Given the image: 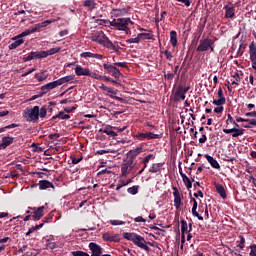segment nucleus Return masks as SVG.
I'll return each instance as SVG.
<instances>
[{"instance_id": "obj_53", "label": "nucleus", "mask_w": 256, "mask_h": 256, "mask_svg": "<svg viewBox=\"0 0 256 256\" xmlns=\"http://www.w3.org/2000/svg\"><path fill=\"white\" fill-rule=\"evenodd\" d=\"M34 71H37V68H31L28 71L24 72L22 74V77H27V75H31V73H34Z\"/></svg>"}, {"instance_id": "obj_24", "label": "nucleus", "mask_w": 256, "mask_h": 256, "mask_svg": "<svg viewBox=\"0 0 256 256\" xmlns=\"http://www.w3.org/2000/svg\"><path fill=\"white\" fill-rule=\"evenodd\" d=\"M106 93L107 95H109V97H111L112 99H116V101H123V98L119 97V96H114L117 95V90H114L111 87H108L106 89Z\"/></svg>"}, {"instance_id": "obj_48", "label": "nucleus", "mask_w": 256, "mask_h": 256, "mask_svg": "<svg viewBox=\"0 0 256 256\" xmlns=\"http://www.w3.org/2000/svg\"><path fill=\"white\" fill-rule=\"evenodd\" d=\"M110 224L117 226V225H125V221L121 220H110Z\"/></svg>"}, {"instance_id": "obj_64", "label": "nucleus", "mask_w": 256, "mask_h": 256, "mask_svg": "<svg viewBox=\"0 0 256 256\" xmlns=\"http://www.w3.org/2000/svg\"><path fill=\"white\" fill-rule=\"evenodd\" d=\"M165 79H173V77H175V74L173 73H168L164 75Z\"/></svg>"}, {"instance_id": "obj_38", "label": "nucleus", "mask_w": 256, "mask_h": 256, "mask_svg": "<svg viewBox=\"0 0 256 256\" xmlns=\"http://www.w3.org/2000/svg\"><path fill=\"white\" fill-rule=\"evenodd\" d=\"M188 231V225L187 222L185 220L181 221V235H185V233H187Z\"/></svg>"}, {"instance_id": "obj_19", "label": "nucleus", "mask_w": 256, "mask_h": 256, "mask_svg": "<svg viewBox=\"0 0 256 256\" xmlns=\"http://www.w3.org/2000/svg\"><path fill=\"white\" fill-rule=\"evenodd\" d=\"M187 91H189L188 88L178 89L175 93V99H177V101H185V93H187Z\"/></svg>"}, {"instance_id": "obj_56", "label": "nucleus", "mask_w": 256, "mask_h": 256, "mask_svg": "<svg viewBox=\"0 0 256 256\" xmlns=\"http://www.w3.org/2000/svg\"><path fill=\"white\" fill-rule=\"evenodd\" d=\"M179 3H183L186 7H191V0H176Z\"/></svg>"}, {"instance_id": "obj_1", "label": "nucleus", "mask_w": 256, "mask_h": 256, "mask_svg": "<svg viewBox=\"0 0 256 256\" xmlns=\"http://www.w3.org/2000/svg\"><path fill=\"white\" fill-rule=\"evenodd\" d=\"M41 119L47 117V108L44 106L41 109L39 106H34L33 108H26L24 111V118L28 123H37Z\"/></svg>"}, {"instance_id": "obj_40", "label": "nucleus", "mask_w": 256, "mask_h": 256, "mask_svg": "<svg viewBox=\"0 0 256 256\" xmlns=\"http://www.w3.org/2000/svg\"><path fill=\"white\" fill-rule=\"evenodd\" d=\"M213 105H217V107H221V105H225V98H218L217 100H213Z\"/></svg>"}, {"instance_id": "obj_31", "label": "nucleus", "mask_w": 256, "mask_h": 256, "mask_svg": "<svg viewBox=\"0 0 256 256\" xmlns=\"http://www.w3.org/2000/svg\"><path fill=\"white\" fill-rule=\"evenodd\" d=\"M32 59H45V51L30 52Z\"/></svg>"}, {"instance_id": "obj_43", "label": "nucleus", "mask_w": 256, "mask_h": 256, "mask_svg": "<svg viewBox=\"0 0 256 256\" xmlns=\"http://www.w3.org/2000/svg\"><path fill=\"white\" fill-rule=\"evenodd\" d=\"M239 244L237 245V247H239L240 249H245V238L243 236H239Z\"/></svg>"}, {"instance_id": "obj_54", "label": "nucleus", "mask_w": 256, "mask_h": 256, "mask_svg": "<svg viewBox=\"0 0 256 256\" xmlns=\"http://www.w3.org/2000/svg\"><path fill=\"white\" fill-rule=\"evenodd\" d=\"M192 215H194V217H197L199 221H203V216L199 215V212H197V210H192Z\"/></svg>"}, {"instance_id": "obj_57", "label": "nucleus", "mask_w": 256, "mask_h": 256, "mask_svg": "<svg viewBox=\"0 0 256 256\" xmlns=\"http://www.w3.org/2000/svg\"><path fill=\"white\" fill-rule=\"evenodd\" d=\"M111 238L112 236L109 235V233H104L102 236V239H104V241H110L111 242Z\"/></svg>"}, {"instance_id": "obj_35", "label": "nucleus", "mask_w": 256, "mask_h": 256, "mask_svg": "<svg viewBox=\"0 0 256 256\" xmlns=\"http://www.w3.org/2000/svg\"><path fill=\"white\" fill-rule=\"evenodd\" d=\"M149 171L150 173H159L161 171V164H152Z\"/></svg>"}, {"instance_id": "obj_6", "label": "nucleus", "mask_w": 256, "mask_h": 256, "mask_svg": "<svg viewBox=\"0 0 256 256\" xmlns=\"http://www.w3.org/2000/svg\"><path fill=\"white\" fill-rule=\"evenodd\" d=\"M55 19L46 20L44 22L36 24L34 27L25 30L24 35H31V33H35L36 31H41V29L47 27L48 25H51V23H55Z\"/></svg>"}, {"instance_id": "obj_36", "label": "nucleus", "mask_w": 256, "mask_h": 256, "mask_svg": "<svg viewBox=\"0 0 256 256\" xmlns=\"http://www.w3.org/2000/svg\"><path fill=\"white\" fill-rule=\"evenodd\" d=\"M138 36L140 37V41L145 39H148V40L153 39V34L151 33H139Z\"/></svg>"}, {"instance_id": "obj_47", "label": "nucleus", "mask_w": 256, "mask_h": 256, "mask_svg": "<svg viewBox=\"0 0 256 256\" xmlns=\"http://www.w3.org/2000/svg\"><path fill=\"white\" fill-rule=\"evenodd\" d=\"M88 77H92V79H99V80H101V75H99V74H97L95 72H92L91 70H90V72L88 74Z\"/></svg>"}, {"instance_id": "obj_49", "label": "nucleus", "mask_w": 256, "mask_h": 256, "mask_svg": "<svg viewBox=\"0 0 256 256\" xmlns=\"http://www.w3.org/2000/svg\"><path fill=\"white\" fill-rule=\"evenodd\" d=\"M115 67H122V69H127V63L125 62H116L114 63Z\"/></svg>"}, {"instance_id": "obj_25", "label": "nucleus", "mask_w": 256, "mask_h": 256, "mask_svg": "<svg viewBox=\"0 0 256 256\" xmlns=\"http://www.w3.org/2000/svg\"><path fill=\"white\" fill-rule=\"evenodd\" d=\"M51 188H53V183L47 180H42L39 182V189L45 190V189H51Z\"/></svg>"}, {"instance_id": "obj_29", "label": "nucleus", "mask_w": 256, "mask_h": 256, "mask_svg": "<svg viewBox=\"0 0 256 256\" xmlns=\"http://www.w3.org/2000/svg\"><path fill=\"white\" fill-rule=\"evenodd\" d=\"M170 43L173 47H177V32L175 30L170 31Z\"/></svg>"}, {"instance_id": "obj_33", "label": "nucleus", "mask_w": 256, "mask_h": 256, "mask_svg": "<svg viewBox=\"0 0 256 256\" xmlns=\"http://www.w3.org/2000/svg\"><path fill=\"white\" fill-rule=\"evenodd\" d=\"M47 71H42L40 73H36L35 74V79H37V81H45V79H47Z\"/></svg>"}, {"instance_id": "obj_8", "label": "nucleus", "mask_w": 256, "mask_h": 256, "mask_svg": "<svg viewBox=\"0 0 256 256\" xmlns=\"http://www.w3.org/2000/svg\"><path fill=\"white\" fill-rule=\"evenodd\" d=\"M139 141H151V139H161V135L155 134L153 132H145V133H139L135 136Z\"/></svg>"}, {"instance_id": "obj_10", "label": "nucleus", "mask_w": 256, "mask_h": 256, "mask_svg": "<svg viewBox=\"0 0 256 256\" xmlns=\"http://www.w3.org/2000/svg\"><path fill=\"white\" fill-rule=\"evenodd\" d=\"M103 67L106 71H108V73H111L113 77H115V79H119L120 77H123V74L117 67H115V64L114 65L104 64Z\"/></svg>"}, {"instance_id": "obj_2", "label": "nucleus", "mask_w": 256, "mask_h": 256, "mask_svg": "<svg viewBox=\"0 0 256 256\" xmlns=\"http://www.w3.org/2000/svg\"><path fill=\"white\" fill-rule=\"evenodd\" d=\"M91 41H94L95 43H98V45H102V47H106V49H110V51H114L115 53H118L119 50L117 49V46L113 44L111 40H109V37L105 35V32L98 31L91 35Z\"/></svg>"}, {"instance_id": "obj_51", "label": "nucleus", "mask_w": 256, "mask_h": 256, "mask_svg": "<svg viewBox=\"0 0 256 256\" xmlns=\"http://www.w3.org/2000/svg\"><path fill=\"white\" fill-rule=\"evenodd\" d=\"M249 256H256V245H251L250 246Z\"/></svg>"}, {"instance_id": "obj_15", "label": "nucleus", "mask_w": 256, "mask_h": 256, "mask_svg": "<svg viewBox=\"0 0 256 256\" xmlns=\"http://www.w3.org/2000/svg\"><path fill=\"white\" fill-rule=\"evenodd\" d=\"M56 87H60L59 82L57 80L53 82H49L46 85H43L41 87V91H43L44 93H49V91H52V89H56Z\"/></svg>"}, {"instance_id": "obj_9", "label": "nucleus", "mask_w": 256, "mask_h": 256, "mask_svg": "<svg viewBox=\"0 0 256 256\" xmlns=\"http://www.w3.org/2000/svg\"><path fill=\"white\" fill-rule=\"evenodd\" d=\"M24 33H25V31L13 38L14 42L9 45L10 50L17 49V47H19V46L23 45V43H25V40L23 39V37H27V35H29V34H24Z\"/></svg>"}, {"instance_id": "obj_7", "label": "nucleus", "mask_w": 256, "mask_h": 256, "mask_svg": "<svg viewBox=\"0 0 256 256\" xmlns=\"http://www.w3.org/2000/svg\"><path fill=\"white\" fill-rule=\"evenodd\" d=\"M133 169V158H126L121 165V177H127Z\"/></svg>"}, {"instance_id": "obj_18", "label": "nucleus", "mask_w": 256, "mask_h": 256, "mask_svg": "<svg viewBox=\"0 0 256 256\" xmlns=\"http://www.w3.org/2000/svg\"><path fill=\"white\" fill-rule=\"evenodd\" d=\"M225 9V17L226 19H233L235 17V7H233V4H228L224 7Z\"/></svg>"}, {"instance_id": "obj_14", "label": "nucleus", "mask_w": 256, "mask_h": 256, "mask_svg": "<svg viewBox=\"0 0 256 256\" xmlns=\"http://www.w3.org/2000/svg\"><path fill=\"white\" fill-rule=\"evenodd\" d=\"M80 57H82L83 59H98V61H101V59H103V55L95 54L93 52H82L80 54Z\"/></svg>"}, {"instance_id": "obj_62", "label": "nucleus", "mask_w": 256, "mask_h": 256, "mask_svg": "<svg viewBox=\"0 0 256 256\" xmlns=\"http://www.w3.org/2000/svg\"><path fill=\"white\" fill-rule=\"evenodd\" d=\"M246 117H256V111H253V112H247L245 114Z\"/></svg>"}, {"instance_id": "obj_45", "label": "nucleus", "mask_w": 256, "mask_h": 256, "mask_svg": "<svg viewBox=\"0 0 256 256\" xmlns=\"http://www.w3.org/2000/svg\"><path fill=\"white\" fill-rule=\"evenodd\" d=\"M73 256H89V253L83 251H74L72 252Z\"/></svg>"}, {"instance_id": "obj_5", "label": "nucleus", "mask_w": 256, "mask_h": 256, "mask_svg": "<svg viewBox=\"0 0 256 256\" xmlns=\"http://www.w3.org/2000/svg\"><path fill=\"white\" fill-rule=\"evenodd\" d=\"M213 45H215V41L213 39L205 38L203 40H200V44L196 48V51L204 52L209 51L210 49V51L213 53V51H215Z\"/></svg>"}, {"instance_id": "obj_60", "label": "nucleus", "mask_w": 256, "mask_h": 256, "mask_svg": "<svg viewBox=\"0 0 256 256\" xmlns=\"http://www.w3.org/2000/svg\"><path fill=\"white\" fill-rule=\"evenodd\" d=\"M218 99H225V98L223 97V89H222V88H219V89H218Z\"/></svg>"}, {"instance_id": "obj_28", "label": "nucleus", "mask_w": 256, "mask_h": 256, "mask_svg": "<svg viewBox=\"0 0 256 256\" xmlns=\"http://www.w3.org/2000/svg\"><path fill=\"white\" fill-rule=\"evenodd\" d=\"M13 143V137H3L2 138V143L0 145L3 147V149L9 147Z\"/></svg>"}, {"instance_id": "obj_39", "label": "nucleus", "mask_w": 256, "mask_h": 256, "mask_svg": "<svg viewBox=\"0 0 256 256\" xmlns=\"http://www.w3.org/2000/svg\"><path fill=\"white\" fill-rule=\"evenodd\" d=\"M112 13L115 17H121V15H124L125 9H113Z\"/></svg>"}, {"instance_id": "obj_50", "label": "nucleus", "mask_w": 256, "mask_h": 256, "mask_svg": "<svg viewBox=\"0 0 256 256\" xmlns=\"http://www.w3.org/2000/svg\"><path fill=\"white\" fill-rule=\"evenodd\" d=\"M164 55L166 59H168V61H171V59H173V54H171V51L169 50H165Z\"/></svg>"}, {"instance_id": "obj_4", "label": "nucleus", "mask_w": 256, "mask_h": 256, "mask_svg": "<svg viewBox=\"0 0 256 256\" xmlns=\"http://www.w3.org/2000/svg\"><path fill=\"white\" fill-rule=\"evenodd\" d=\"M129 25H133V21L131 18H118L110 21V26L115 27L118 31H125V33L129 34Z\"/></svg>"}, {"instance_id": "obj_21", "label": "nucleus", "mask_w": 256, "mask_h": 256, "mask_svg": "<svg viewBox=\"0 0 256 256\" xmlns=\"http://www.w3.org/2000/svg\"><path fill=\"white\" fill-rule=\"evenodd\" d=\"M205 159H207L208 163H210L213 169H221V165H219V162H217L215 158H213L211 155L206 154Z\"/></svg>"}, {"instance_id": "obj_52", "label": "nucleus", "mask_w": 256, "mask_h": 256, "mask_svg": "<svg viewBox=\"0 0 256 256\" xmlns=\"http://www.w3.org/2000/svg\"><path fill=\"white\" fill-rule=\"evenodd\" d=\"M119 241H121V238H119V234H115L114 236H112L110 242H114V243H119Z\"/></svg>"}, {"instance_id": "obj_22", "label": "nucleus", "mask_w": 256, "mask_h": 256, "mask_svg": "<svg viewBox=\"0 0 256 256\" xmlns=\"http://www.w3.org/2000/svg\"><path fill=\"white\" fill-rule=\"evenodd\" d=\"M180 175L182 177L183 183L186 185V188L188 190L191 189V187H193V181H195V180L189 179V177H187V175H185V173H183L182 171H180Z\"/></svg>"}, {"instance_id": "obj_63", "label": "nucleus", "mask_w": 256, "mask_h": 256, "mask_svg": "<svg viewBox=\"0 0 256 256\" xmlns=\"http://www.w3.org/2000/svg\"><path fill=\"white\" fill-rule=\"evenodd\" d=\"M216 113H223V106H218L214 109Z\"/></svg>"}, {"instance_id": "obj_20", "label": "nucleus", "mask_w": 256, "mask_h": 256, "mask_svg": "<svg viewBox=\"0 0 256 256\" xmlns=\"http://www.w3.org/2000/svg\"><path fill=\"white\" fill-rule=\"evenodd\" d=\"M75 80V75H68V76H64L62 78H59L58 81V85H65V83H73V81Z\"/></svg>"}, {"instance_id": "obj_55", "label": "nucleus", "mask_w": 256, "mask_h": 256, "mask_svg": "<svg viewBox=\"0 0 256 256\" xmlns=\"http://www.w3.org/2000/svg\"><path fill=\"white\" fill-rule=\"evenodd\" d=\"M98 155H105L106 153H115V150H99Z\"/></svg>"}, {"instance_id": "obj_41", "label": "nucleus", "mask_w": 256, "mask_h": 256, "mask_svg": "<svg viewBox=\"0 0 256 256\" xmlns=\"http://www.w3.org/2000/svg\"><path fill=\"white\" fill-rule=\"evenodd\" d=\"M227 125H229V123H232V125H235V127H239V124H237V122H235V120L233 119V116H231V114H228V119L226 120Z\"/></svg>"}, {"instance_id": "obj_59", "label": "nucleus", "mask_w": 256, "mask_h": 256, "mask_svg": "<svg viewBox=\"0 0 256 256\" xmlns=\"http://www.w3.org/2000/svg\"><path fill=\"white\" fill-rule=\"evenodd\" d=\"M75 106H72V107H65L64 108V111L66 112V113H73V111H75Z\"/></svg>"}, {"instance_id": "obj_12", "label": "nucleus", "mask_w": 256, "mask_h": 256, "mask_svg": "<svg viewBox=\"0 0 256 256\" xmlns=\"http://www.w3.org/2000/svg\"><path fill=\"white\" fill-rule=\"evenodd\" d=\"M88 247L92 253L91 256H101L103 254V248L95 242L89 243Z\"/></svg>"}, {"instance_id": "obj_26", "label": "nucleus", "mask_w": 256, "mask_h": 256, "mask_svg": "<svg viewBox=\"0 0 256 256\" xmlns=\"http://www.w3.org/2000/svg\"><path fill=\"white\" fill-rule=\"evenodd\" d=\"M84 7H87L88 11H93L97 7V3H95V0H85Z\"/></svg>"}, {"instance_id": "obj_27", "label": "nucleus", "mask_w": 256, "mask_h": 256, "mask_svg": "<svg viewBox=\"0 0 256 256\" xmlns=\"http://www.w3.org/2000/svg\"><path fill=\"white\" fill-rule=\"evenodd\" d=\"M56 53H61V47H56V48H52L47 51H44V57H49L51 55H55Z\"/></svg>"}, {"instance_id": "obj_46", "label": "nucleus", "mask_w": 256, "mask_h": 256, "mask_svg": "<svg viewBox=\"0 0 256 256\" xmlns=\"http://www.w3.org/2000/svg\"><path fill=\"white\" fill-rule=\"evenodd\" d=\"M137 191H138L137 186H132L128 188V193H130V195H137Z\"/></svg>"}, {"instance_id": "obj_34", "label": "nucleus", "mask_w": 256, "mask_h": 256, "mask_svg": "<svg viewBox=\"0 0 256 256\" xmlns=\"http://www.w3.org/2000/svg\"><path fill=\"white\" fill-rule=\"evenodd\" d=\"M52 119H71V116L65 114V112H59L57 115L53 116Z\"/></svg>"}, {"instance_id": "obj_58", "label": "nucleus", "mask_w": 256, "mask_h": 256, "mask_svg": "<svg viewBox=\"0 0 256 256\" xmlns=\"http://www.w3.org/2000/svg\"><path fill=\"white\" fill-rule=\"evenodd\" d=\"M134 221H135V223H145L146 220L144 218H142L141 216H138V217L134 218Z\"/></svg>"}, {"instance_id": "obj_37", "label": "nucleus", "mask_w": 256, "mask_h": 256, "mask_svg": "<svg viewBox=\"0 0 256 256\" xmlns=\"http://www.w3.org/2000/svg\"><path fill=\"white\" fill-rule=\"evenodd\" d=\"M43 225H45V223H41L39 225L33 226L31 227L28 232L26 233V235H31V233H33L34 231H38V229H41L43 227Z\"/></svg>"}, {"instance_id": "obj_44", "label": "nucleus", "mask_w": 256, "mask_h": 256, "mask_svg": "<svg viewBox=\"0 0 256 256\" xmlns=\"http://www.w3.org/2000/svg\"><path fill=\"white\" fill-rule=\"evenodd\" d=\"M153 157V154H149L147 155L144 160H143V163H144V169H147V164L149 163V161H151V158Z\"/></svg>"}, {"instance_id": "obj_30", "label": "nucleus", "mask_w": 256, "mask_h": 256, "mask_svg": "<svg viewBox=\"0 0 256 256\" xmlns=\"http://www.w3.org/2000/svg\"><path fill=\"white\" fill-rule=\"evenodd\" d=\"M113 126H106L103 130V133H105V135H109L110 137H117V134L115 133V131H113Z\"/></svg>"}, {"instance_id": "obj_11", "label": "nucleus", "mask_w": 256, "mask_h": 256, "mask_svg": "<svg viewBox=\"0 0 256 256\" xmlns=\"http://www.w3.org/2000/svg\"><path fill=\"white\" fill-rule=\"evenodd\" d=\"M223 133H226V135H229V133H232V137L237 138V137H241V135H245V129H241L239 127L232 128V129L224 128Z\"/></svg>"}, {"instance_id": "obj_3", "label": "nucleus", "mask_w": 256, "mask_h": 256, "mask_svg": "<svg viewBox=\"0 0 256 256\" xmlns=\"http://www.w3.org/2000/svg\"><path fill=\"white\" fill-rule=\"evenodd\" d=\"M122 235H123L124 239H126L127 241H132V243H134V245H136V247L143 249L147 253H149V251H151V248H149V246H147V242H146L145 238H143V236L138 235L136 233H131V232H124Z\"/></svg>"}, {"instance_id": "obj_17", "label": "nucleus", "mask_w": 256, "mask_h": 256, "mask_svg": "<svg viewBox=\"0 0 256 256\" xmlns=\"http://www.w3.org/2000/svg\"><path fill=\"white\" fill-rule=\"evenodd\" d=\"M173 195H174V207L179 209L181 207V193H179V189L177 187H173Z\"/></svg>"}, {"instance_id": "obj_16", "label": "nucleus", "mask_w": 256, "mask_h": 256, "mask_svg": "<svg viewBox=\"0 0 256 256\" xmlns=\"http://www.w3.org/2000/svg\"><path fill=\"white\" fill-rule=\"evenodd\" d=\"M33 210V219L34 221H39L41 217H43V211H45V206L38 207V208H32Z\"/></svg>"}, {"instance_id": "obj_42", "label": "nucleus", "mask_w": 256, "mask_h": 256, "mask_svg": "<svg viewBox=\"0 0 256 256\" xmlns=\"http://www.w3.org/2000/svg\"><path fill=\"white\" fill-rule=\"evenodd\" d=\"M141 41V38L139 36V34L137 35V37L135 38H129L126 40V43H139Z\"/></svg>"}, {"instance_id": "obj_23", "label": "nucleus", "mask_w": 256, "mask_h": 256, "mask_svg": "<svg viewBox=\"0 0 256 256\" xmlns=\"http://www.w3.org/2000/svg\"><path fill=\"white\" fill-rule=\"evenodd\" d=\"M215 189L222 199H227V192L225 191V187H223V185L215 184Z\"/></svg>"}, {"instance_id": "obj_61", "label": "nucleus", "mask_w": 256, "mask_h": 256, "mask_svg": "<svg viewBox=\"0 0 256 256\" xmlns=\"http://www.w3.org/2000/svg\"><path fill=\"white\" fill-rule=\"evenodd\" d=\"M207 141V135L203 134L201 138H199V143H205Z\"/></svg>"}, {"instance_id": "obj_13", "label": "nucleus", "mask_w": 256, "mask_h": 256, "mask_svg": "<svg viewBox=\"0 0 256 256\" xmlns=\"http://www.w3.org/2000/svg\"><path fill=\"white\" fill-rule=\"evenodd\" d=\"M74 71H75V75H77V77H89V73L91 70L89 68H85L81 65H76Z\"/></svg>"}, {"instance_id": "obj_32", "label": "nucleus", "mask_w": 256, "mask_h": 256, "mask_svg": "<svg viewBox=\"0 0 256 256\" xmlns=\"http://www.w3.org/2000/svg\"><path fill=\"white\" fill-rule=\"evenodd\" d=\"M233 79H231V84L232 85H239L241 83V76H239V73H234L232 75Z\"/></svg>"}]
</instances>
